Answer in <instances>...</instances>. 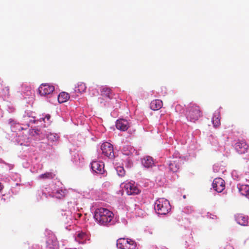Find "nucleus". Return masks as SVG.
<instances>
[{
    "label": "nucleus",
    "instance_id": "9d476101",
    "mask_svg": "<svg viewBox=\"0 0 249 249\" xmlns=\"http://www.w3.org/2000/svg\"><path fill=\"white\" fill-rule=\"evenodd\" d=\"M213 187L216 192H221L225 188L224 180L220 178H215L213 182Z\"/></svg>",
    "mask_w": 249,
    "mask_h": 249
},
{
    "label": "nucleus",
    "instance_id": "1a4fd4ad",
    "mask_svg": "<svg viewBox=\"0 0 249 249\" xmlns=\"http://www.w3.org/2000/svg\"><path fill=\"white\" fill-rule=\"evenodd\" d=\"M181 160L179 158L172 159L169 163V168L173 172H177L181 164Z\"/></svg>",
    "mask_w": 249,
    "mask_h": 249
},
{
    "label": "nucleus",
    "instance_id": "a211bd4d",
    "mask_svg": "<svg viewBox=\"0 0 249 249\" xmlns=\"http://www.w3.org/2000/svg\"><path fill=\"white\" fill-rule=\"evenodd\" d=\"M86 84L83 82H78L75 87L74 91L78 93H82L85 91L86 89Z\"/></svg>",
    "mask_w": 249,
    "mask_h": 249
},
{
    "label": "nucleus",
    "instance_id": "0eeeda50",
    "mask_svg": "<svg viewBox=\"0 0 249 249\" xmlns=\"http://www.w3.org/2000/svg\"><path fill=\"white\" fill-rule=\"evenodd\" d=\"M124 188L126 191L128 195H136L140 193L141 191L135 184V183L128 182L126 183Z\"/></svg>",
    "mask_w": 249,
    "mask_h": 249
},
{
    "label": "nucleus",
    "instance_id": "f257e3e1",
    "mask_svg": "<svg viewBox=\"0 0 249 249\" xmlns=\"http://www.w3.org/2000/svg\"><path fill=\"white\" fill-rule=\"evenodd\" d=\"M113 216L111 211L106 208H100L96 210L94 217L99 223L106 225L111 221Z\"/></svg>",
    "mask_w": 249,
    "mask_h": 249
},
{
    "label": "nucleus",
    "instance_id": "20e7f679",
    "mask_svg": "<svg viewBox=\"0 0 249 249\" xmlns=\"http://www.w3.org/2000/svg\"><path fill=\"white\" fill-rule=\"evenodd\" d=\"M117 246L121 249H135L136 244L131 239L121 238L117 240Z\"/></svg>",
    "mask_w": 249,
    "mask_h": 249
},
{
    "label": "nucleus",
    "instance_id": "dca6fc26",
    "mask_svg": "<svg viewBox=\"0 0 249 249\" xmlns=\"http://www.w3.org/2000/svg\"><path fill=\"white\" fill-rule=\"evenodd\" d=\"M238 189L242 195L247 197L249 196V185L246 184L240 185L238 187Z\"/></svg>",
    "mask_w": 249,
    "mask_h": 249
},
{
    "label": "nucleus",
    "instance_id": "b1692460",
    "mask_svg": "<svg viewBox=\"0 0 249 249\" xmlns=\"http://www.w3.org/2000/svg\"><path fill=\"white\" fill-rule=\"evenodd\" d=\"M212 122L214 127H217L220 124V119L218 116L215 115L213 117Z\"/></svg>",
    "mask_w": 249,
    "mask_h": 249
},
{
    "label": "nucleus",
    "instance_id": "c85d7f7f",
    "mask_svg": "<svg viewBox=\"0 0 249 249\" xmlns=\"http://www.w3.org/2000/svg\"><path fill=\"white\" fill-rule=\"evenodd\" d=\"M3 187L1 185H0V192L2 190Z\"/></svg>",
    "mask_w": 249,
    "mask_h": 249
},
{
    "label": "nucleus",
    "instance_id": "5701e85b",
    "mask_svg": "<svg viewBox=\"0 0 249 249\" xmlns=\"http://www.w3.org/2000/svg\"><path fill=\"white\" fill-rule=\"evenodd\" d=\"M86 237V234L84 232H80L77 234L75 237V240L79 243H82L83 242L81 240H84Z\"/></svg>",
    "mask_w": 249,
    "mask_h": 249
},
{
    "label": "nucleus",
    "instance_id": "f3484780",
    "mask_svg": "<svg viewBox=\"0 0 249 249\" xmlns=\"http://www.w3.org/2000/svg\"><path fill=\"white\" fill-rule=\"evenodd\" d=\"M70 95L67 92H61L58 96V101L61 104L65 103L70 99Z\"/></svg>",
    "mask_w": 249,
    "mask_h": 249
},
{
    "label": "nucleus",
    "instance_id": "9b49d317",
    "mask_svg": "<svg viewBox=\"0 0 249 249\" xmlns=\"http://www.w3.org/2000/svg\"><path fill=\"white\" fill-rule=\"evenodd\" d=\"M91 167L92 170L97 173L103 174L104 172V164L103 162L93 161L91 163Z\"/></svg>",
    "mask_w": 249,
    "mask_h": 249
},
{
    "label": "nucleus",
    "instance_id": "393cba45",
    "mask_svg": "<svg viewBox=\"0 0 249 249\" xmlns=\"http://www.w3.org/2000/svg\"><path fill=\"white\" fill-rule=\"evenodd\" d=\"M116 171L118 176L120 177H123L125 174V170L122 166L117 167L116 168Z\"/></svg>",
    "mask_w": 249,
    "mask_h": 249
},
{
    "label": "nucleus",
    "instance_id": "aec40b11",
    "mask_svg": "<svg viewBox=\"0 0 249 249\" xmlns=\"http://www.w3.org/2000/svg\"><path fill=\"white\" fill-rule=\"evenodd\" d=\"M67 193V191L66 189H59L58 190L56 193H55V196L56 198L61 199L62 198L66 196Z\"/></svg>",
    "mask_w": 249,
    "mask_h": 249
},
{
    "label": "nucleus",
    "instance_id": "39448f33",
    "mask_svg": "<svg viewBox=\"0 0 249 249\" xmlns=\"http://www.w3.org/2000/svg\"><path fill=\"white\" fill-rule=\"evenodd\" d=\"M101 149L105 156L110 159H113L114 157L113 147L111 143L107 142L103 143L101 146Z\"/></svg>",
    "mask_w": 249,
    "mask_h": 249
},
{
    "label": "nucleus",
    "instance_id": "4468645a",
    "mask_svg": "<svg viewBox=\"0 0 249 249\" xmlns=\"http://www.w3.org/2000/svg\"><path fill=\"white\" fill-rule=\"evenodd\" d=\"M163 104L160 100L156 99L151 101L150 103V108L153 110H158L161 108Z\"/></svg>",
    "mask_w": 249,
    "mask_h": 249
},
{
    "label": "nucleus",
    "instance_id": "7ed1b4c3",
    "mask_svg": "<svg viewBox=\"0 0 249 249\" xmlns=\"http://www.w3.org/2000/svg\"><path fill=\"white\" fill-rule=\"evenodd\" d=\"M155 210L159 214H166L171 210L169 202L163 198L157 200L155 203Z\"/></svg>",
    "mask_w": 249,
    "mask_h": 249
},
{
    "label": "nucleus",
    "instance_id": "2eb2a0df",
    "mask_svg": "<svg viewBox=\"0 0 249 249\" xmlns=\"http://www.w3.org/2000/svg\"><path fill=\"white\" fill-rule=\"evenodd\" d=\"M142 164L146 168H150L154 165L153 158L150 156L144 157L142 161Z\"/></svg>",
    "mask_w": 249,
    "mask_h": 249
},
{
    "label": "nucleus",
    "instance_id": "f8f14e48",
    "mask_svg": "<svg viewBox=\"0 0 249 249\" xmlns=\"http://www.w3.org/2000/svg\"><path fill=\"white\" fill-rule=\"evenodd\" d=\"M116 127L117 129L121 131H124L127 130L129 127V123L128 121L125 119H120L116 121Z\"/></svg>",
    "mask_w": 249,
    "mask_h": 249
},
{
    "label": "nucleus",
    "instance_id": "4be33fe9",
    "mask_svg": "<svg viewBox=\"0 0 249 249\" xmlns=\"http://www.w3.org/2000/svg\"><path fill=\"white\" fill-rule=\"evenodd\" d=\"M54 176L55 175L52 172H46L39 175L38 178L39 179H52L54 178Z\"/></svg>",
    "mask_w": 249,
    "mask_h": 249
},
{
    "label": "nucleus",
    "instance_id": "f03ea898",
    "mask_svg": "<svg viewBox=\"0 0 249 249\" xmlns=\"http://www.w3.org/2000/svg\"><path fill=\"white\" fill-rule=\"evenodd\" d=\"M186 115L188 120L195 122L202 116V113L199 106L191 104L186 108Z\"/></svg>",
    "mask_w": 249,
    "mask_h": 249
},
{
    "label": "nucleus",
    "instance_id": "a878e982",
    "mask_svg": "<svg viewBox=\"0 0 249 249\" xmlns=\"http://www.w3.org/2000/svg\"><path fill=\"white\" fill-rule=\"evenodd\" d=\"M237 220L238 221V223L241 224V225H245L247 222V219L246 217H243L242 216H239L238 217H237Z\"/></svg>",
    "mask_w": 249,
    "mask_h": 249
},
{
    "label": "nucleus",
    "instance_id": "423d86ee",
    "mask_svg": "<svg viewBox=\"0 0 249 249\" xmlns=\"http://www.w3.org/2000/svg\"><path fill=\"white\" fill-rule=\"evenodd\" d=\"M54 87L49 84H42L38 89V92L41 96L50 95L54 91Z\"/></svg>",
    "mask_w": 249,
    "mask_h": 249
},
{
    "label": "nucleus",
    "instance_id": "412c9836",
    "mask_svg": "<svg viewBox=\"0 0 249 249\" xmlns=\"http://www.w3.org/2000/svg\"><path fill=\"white\" fill-rule=\"evenodd\" d=\"M10 89L8 86H5L2 89L1 94L0 93V96L3 98H8L10 96Z\"/></svg>",
    "mask_w": 249,
    "mask_h": 249
},
{
    "label": "nucleus",
    "instance_id": "7c9ffc66",
    "mask_svg": "<svg viewBox=\"0 0 249 249\" xmlns=\"http://www.w3.org/2000/svg\"><path fill=\"white\" fill-rule=\"evenodd\" d=\"M183 198H186L185 196H183Z\"/></svg>",
    "mask_w": 249,
    "mask_h": 249
},
{
    "label": "nucleus",
    "instance_id": "ddd939ff",
    "mask_svg": "<svg viewBox=\"0 0 249 249\" xmlns=\"http://www.w3.org/2000/svg\"><path fill=\"white\" fill-rule=\"evenodd\" d=\"M101 94L103 97L109 99H112L114 95L111 92V89L106 87H103L101 89Z\"/></svg>",
    "mask_w": 249,
    "mask_h": 249
},
{
    "label": "nucleus",
    "instance_id": "bb28decb",
    "mask_svg": "<svg viewBox=\"0 0 249 249\" xmlns=\"http://www.w3.org/2000/svg\"><path fill=\"white\" fill-rule=\"evenodd\" d=\"M225 249H233V248L230 245H227L225 247Z\"/></svg>",
    "mask_w": 249,
    "mask_h": 249
},
{
    "label": "nucleus",
    "instance_id": "6ab92c4d",
    "mask_svg": "<svg viewBox=\"0 0 249 249\" xmlns=\"http://www.w3.org/2000/svg\"><path fill=\"white\" fill-rule=\"evenodd\" d=\"M47 244L50 248L53 249H56L59 247L58 242L54 237H53V239H52V243H51L50 241L49 240L47 241Z\"/></svg>",
    "mask_w": 249,
    "mask_h": 249
},
{
    "label": "nucleus",
    "instance_id": "cd10ccee",
    "mask_svg": "<svg viewBox=\"0 0 249 249\" xmlns=\"http://www.w3.org/2000/svg\"><path fill=\"white\" fill-rule=\"evenodd\" d=\"M45 119H46L47 120H49L50 119V115L49 114L46 115Z\"/></svg>",
    "mask_w": 249,
    "mask_h": 249
},
{
    "label": "nucleus",
    "instance_id": "6e6552de",
    "mask_svg": "<svg viewBox=\"0 0 249 249\" xmlns=\"http://www.w3.org/2000/svg\"><path fill=\"white\" fill-rule=\"evenodd\" d=\"M249 145L244 140H238L235 144V149L239 154L247 152Z\"/></svg>",
    "mask_w": 249,
    "mask_h": 249
},
{
    "label": "nucleus",
    "instance_id": "c756f323",
    "mask_svg": "<svg viewBox=\"0 0 249 249\" xmlns=\"http://www.w3.org/2000/svg\"><path fill=\"white\" fill-rule=\"evenodd\" d=\"M2 81H1V80H0V85L1 86H2Z\"/></svg>",
    "mask_w": 249,
    "mask_h": 249
}]
</instances>
